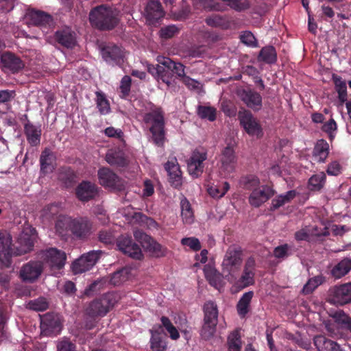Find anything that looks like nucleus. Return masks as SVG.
<instances>
[{"label": "nucleus", "instance_id": "obj_41", "mask_svg": "<svg viewBox=\"0 0 351 351\" xmlns=\"http://www.w3.org/2000/svg\"><path fill=\"white\" fill-rule=\"evenodd\" d=\"M253 296L254 292L250 291L243 293L239 299L237 304V310L241 317H244L249 312L250 304Z\"/></svg>", "mask_w": 351, "mask_h": 351}, {"label": "nucleus", "instance_id": "obj_9", "mask_svg": "<svg viewBox=\"0 0 351 351\" xmlns=\"http://www.w3.org/2000/svg\"><path fill=\"white\" fill-rule=\"evenodd\" d=\"M101 254V250H92L82 255L72 264L73 273L77 274L90 270L98 261Z\"/></svg>", "mask_w": 351, "mask_h": 351}, {"label": "nucleus", "instance_id": "obj_15", "mask_svg": "<svg viewBox=\"0 0 351 351\" xmlns=\"http://www.w3.org/2000/svg\"><path fill=\"white\" fill-rule=\"evenodd\" d=\"M53 40L60 46L73 49L77 44L75 32L68 26L58 29L53 34Z\"/></svg>", "mask_w": 351, "mask_h": 351}, {"label": "nucleus", "instance_id": "obj_28", "mask_svg": "<svg viewBox=\"0 0 351 351\" xmlns=\"http://www.w3.org/2000/svg\"><path fill=\"white\" fill-rule=\"evenodd\" d=\"M206 23L210 27L228 29L235 24V21L232 16L229 15L213 14L206 19Z\"/></svg>", "mask_w": 351, "mask_h": 351}, {"label": "nucleus", "instance_id": "obj_53", "mask_svg": "<svg viewBox=\"0 0 351 351\" xmlns=\"http://www.w3.org/2000/svg\"><path fill=\"white\" fill-rule=\"evenodd\" d=\"M230 189V184L228 182H223L221 185L211 186L208 189V193L214 198H220Z\"/></svg>", "mask_w": 351, "mask_h": 351}, {"label": "nucleus", "instance_id": "obj_6", "mask_svg": "<svg viewBox=\"0 0 351 351\" xmlns=\"http://www.w3.org/2000/svg\"><path fill=\"white\" fill-rule=\"evenodd\" d=\"M238 119L241 127L250 136L261 138L263 135V128L259 121L254 117L249 110L241 109L238 112Z\"/></svg>", "mask_w": 351, "mask_h": 351}, {"label": "nucleus", "instance_id": "obj_4", "mask_svg": "<svg viewBox=\"0 0 351 351\" xmlns=\"http://www.w3.org/2000/svg\"><path fill=\"white\" fill-rule=\"evenodd\" d=\"M204 324L201 330V335L205 339L211 338L215 331L218 323V310L217 304L213 301L206 302L204 305Z\"/></svg>", "mask_w": 351, "mask_h": 351}, {"label": "nucleus", "instance_id": "obj_24", "mask_svg": "<svg viewBox=\"0 0 351 351\" xmlns=\"http://www.w3.org/2000/svg\"><path fill=\"white\" fill-rule=\"evenodd\" d=\"M331 296L332 302L339 305L351 302V283L335 287Z\"/></svg>", "mask_w": 351, "mask_h": 351}, {"label": "nucleus", "instance_id": "obj_2", "mask_svg": "<svg viewBox=\"0 0 351 351\" xmlns=\"http://www.w3.org/2000/svg\"><path fill=\"white\" fill-rule=\"evenodd\" d=\"M88 19L93 27L100 31H110L116 28L120 22L119 12L101 4L90 10Z\"/></svg>", "mask_w": 351, "mask_h": 351}, {"label": "nucleus", "instance_id": "obj_14", "mask_svg": "<svg viewBox=\"0 0 351 351\" xmlns=\"http://www.w3.org/2000/svg\"><path fill=\"white\" fill-rule=\"evenodd\" d=\"M43 263L38 261H31L24 264L20 269L19 276L24 282H34L41 275Z\"/></svg>", "mask_w": 351, "mask_h": 351}, {"label": "nucleus", "instance_id": "obj_59", "mask_svg": "<svg viewBox=\"0 0 351 351\" xmlns=\"http://www.w3.org/2000/svg\"><path fill=\"white\" fill-rule=\"evenodd\" d=\"M198 3L203 9L208 11H220L222 5L215 0H199Z\"/></svg>", "mask_w": 351, "mask_h": 351}, {"label": "nucleus", "instance_id": "obj_52", "mask_svg": "<svg viewBox=\"0 0 351 351\" xmlns=\"http://www.w3.org/2000/svg\"><path fill=\"white\" fill-rule=\"evenodd\" d=\"M96 104L99 112L102 115H106L110 112V103L105 95L101 92H96Z\"/></svg>", "mask_w": 351, "mask_h": 351}, {"label": "nucleus", "instance_id": "obj_54", "mask_svg": "<svg viewBox=\"0 0 351 351\" xmlns=\"http://www.w3.org/2000/svg\"><path fill=\"white\" fill-rule=\"evenodd\" d=\"M162 326L166 329L169 333V336L171 339L177 340L180 337V333L177 328L173 325L171 320L165 316H162L160 318Z\"/></svg>", "mask_w": 351, "mask_h": 351}, {"label": "nucleus", "instance_id": "obj_60", "mask_svg": "<svg viewBox=\"0 0 351 351\" xmlns=\"http://www.w3.org/2000/svg\"><path fill=\"white\" fill-rule=\"evenodd\" d=\"M181 244L188 246L193 251L197 252L200 250L202 246L199 239L196 237H185L182 239Z\"/></svg>", "mask_w": 351, "mask_h": 351}, {"label": "nucleus", "instance_id": "obj_62", "mask_svg": "<svg viewBox=\"0 0 351 351\" xmlns=\"http://www.w3.org/2000/svg\"><path fill=\"white\" fill-rule=\"evenodd\" d=\"M106 136L110 138H114L119 140L121 142H124V133L122 130L115 128L112 126L108 127L104 130Z\"/></svg>", "mask_w": 351, "mask_h": 351}, {"label": "nucleus", "instance_id": "obj_21", "mask_svg": "<svg viewBox=\"0 0 351 351\" xmlns=\"http://www.w3.org/2000/svg\"><path fill=\"white\" fill-rule=\"evenodd\" d=\"M97 195V186L90 181H82L75 189V195L82 202H88L95 199Z\"/></svg>", "mask_w": 351, "mask_h": 351}, {"label": "nucleus", "instance_id": "obj_61", "mask_svg": "<svg viewBox=\"0 0 351 351\" xmlns=\"http://www.w3.org/2000/svg\"><path fill=\"white\" fill-rule=\"evenodd\" d=\"M178 32L179 29L175 25H171L162 27L159 33L162 38L168 39L173 37Z\"/></svg>", "mask_w": 351, "mask_h": 351}, {"label": "nucleus", "instance_id": "obj_57", "mask_svg": "<svg viewBox=\"0 0 351 351\" xmlns=\"http://www.w3.org/2000/svg\"><path fill=\"white\" fill-rule=\"evenodd\" d=\"M291 246L287 243L278 245L274 250V256L276 258L285 259L291 255Z\"/></svg>", "mask_w": 351, "mask_h": 351}, {"label": "nucleus", "instance_id": "obj_56", "mask_svg": "<svg viewBox=\"0 0 351 351\" xmlns=\"http://www.w3.org/2000/svg\"><path fill=\"white\" fill-rule=\"evenodd\" d=\"M27 306L29 309L36 311H43L48 308V302L45 298L40 297L36 300H30Z\"/></svg>", "mask_w": 351, "mask_h": 351}, {"label": "nucleus", "instance_id": "obj_11", "mask_svg": "<svg viewBox=\"0 0 351 351\" xmlns=\"http://www.w3.org/2000/svg\"><path fill=\"white\" fill-rule=\"evenodd\" d=\"M102 58L108 64L121 65L123 62L124 49L121 46L108 43L101 47Z\"/></svg>", "mask_w": 351, "mask_h": 351}, {"label": "nucleus", "instance_id": "obj_39", "mask_svg": "<svg viewBox=\"0 0 351 351\" xmlns=\"http://www.w3.org/2000/svg\"><path fill=\"white\" fill-rule=\"evenodd\" d=\"M61 210L59 203H52L46 205L40 211V217L43 221L50 222L57 217Z\"/></svg>", "mask_w": 351, "mask_h": 351}, {"label": "nucleus", "instance_id": "obj_35", "mask_svg": "<svg viewBox=\"0 0 351 351\" xmlns=\"http://www.w3.org/2000/svg\"><path fill=\"white\" fill-rule=\"evenodd\" d=\"M314 344L318 351H342L339 344L324 335L315 337Z\"/></svg>", "mask_w": 351, "mask_h": 351}, {"label": "nucleus", "instance_id": "obj_3", "mask_svg": "<svg viewBox=\"0 0 351 351\" xmlns=\"http://www.w3.org/2000/svg\"><path fill=\"white\" fill-rule=\"evenodd\" d=\"M118 302L117 295L114 292H108L100 298L91 301L85 309L86 315L90 318L104 317Z\"/></svg>", "mask_w": 351, "mask_h": 351}, {"label": "nucleus", "instance_id": "obj_43", "mask_svg": "<svg viewBox=\"0 0 351 351\" xmlns=\"http://www.w3.org/2000/svg\"><path fill=\"white\" fill-rule=\"evenodd\" d=\"M131 268L128 267H122L110 275V284L116 286L128 280L131 275Z\"/></svg>", "mask_w": 351, "mask_h": 351}, {"label": "nucleus", "instance_id": "obj_18", "mask_svg": "<svg viewBox=\"0 0 351 351\" xmlns=\"http://www.w3.org/2000/svg\"><path fill=\"white\" fill-rule=\"evenodd\" d=\"M238 95L241 100L254 111H258L262 108V96L256 90L251 88L243 89Z\"/></svg>", "mask_w": 351, "mask_h": 351}, {"label": "nucleus", "instance_id": "obj_37", "mask_svg": "<svg viewBox=\"0 0 351 351\" xmlns=\"http://www.w3.org/2000/svg\"><path fill=\"white\" fill-rule=\"evenodd\" d=\"M351 270V258H346L335 265L330 271V274L339 279L348 274Z\"/></svg>", "mask_w": 351, "mask_h": 351}, {"label": "nucleus", "instance_id": "obj_20", "mask_svg": "<svg viewBox=\"0 0 351 351\" xmlns=\"http://www.w3.org/2000/svg\"><path fill=\"white\" fill-rule=\"evenodd\" d=\"M98 178L101 185L120 191L122 184L119 176L109 168L103 167L98 171Z\"/></svg>", "mask_w": 351, "mask_h": 351}, {"label": "nucleus", "instance_id": "obj_26", "mask_svg": "<svg viewBox=\"0 0 351 351\" xmlns=\"http://www.w3.org/2000/svg\"><path fill=\"white\" fill-rule=\"evenodd\" d=\"M1 62L5 68L8 69L13 73H16L21 71L25 64L23 60L11 52H5L1 56Z\"/></svg>", "mask_w": 351, "mask_h": 351}, {"label": "nucleus", "instance_id": "obj_13", "mask_svg": "<svg viewBox=\"0 0 351 351\" xmlns=\"http://www.w3.org/2000/svg\"><path fill=\"white\" fill-rule=\"evenodd\" d=\"M93 222L87 217H80L73 219L71 223L72 234L77 239L84 240L92 233Z\"/></svg>", "mask_w": 351, "mask_h": 351}, {"label": "nucleus", "instance_id": "obj_25", "mask_svg": "<svg viewBox=\"0 0 351 351\" xmlns=\"http://www.w3.org/2000/svg\"><path fill=\"white\" fill-rule=\"evenodd\" d=\"M24 134L31 146L36 147L40 145L42 134L40 125H35L27 120V123L24 124Z\"/></svg>", "mask_w": 351, "mask_h": 351}, {"label": "nucleus", "instance_id": "obj_17", "mask_svg": "<svg viewBox=\"0 0 351 351\" xmlns=\"http://www.w3.org/2000/svg\"><path fill=\"white\" fill-rule=\"evenodd\" d=\"M275 194V191L269 185H263L252 191L249 196V203L251 206L258 208Z\"/></svg>", "mask_w": 351, "mask_h": 351}, {"label": "nucleus", "instance_id": "obj_31", "mask_svg": "<svg viewBox=\"0 0 351 351\" xmlns=\"http://www.w3.org/2000/svg\"><path fill=\"white\" fill-rule=\"evenodd\" d=\"M27 17L29 20V23L35 26L47 27L51 25L53 23L51 16L40 10L31 11L28 14Z\"/></svg>", "mask_w": 351, "mask_h": 351}, {"label": "nucleus", "instance_id": "obj_42", "mask_svg": "<svg viewBox=\"0 0 351 351\" xmlns=\"http://www.w3.org/2000/svg\"><path fill=\"white\" fill-rule=\"evenodd\" d=\"M258 60L267 64H274L277 61V53L274 47L265 46L259 52Z\"/></svg>", "mask_w": 351, "mask_h": 351}, {"label": "nucleus", "instance_id": "obj_1", "mask_svg": "<svg viewBox=\"0 0 351 351\" xmlns=\"http://www.w3.org/2000/svg\"><path fill=\"white\" fill-rule=\"evenodd\" d=\"M143 121L152 134L153 143L158 147H163L165 141V120L162 108L151 103L143 115Z\"/></svg>", "mask_w": 351, "mask_h": 351}, {"label": "nucleus", "instance_id": "obj_27", "mask_svg": "<svg viewBox=\"0 0 351 351\" xmlns=\"http://www.w3.org/2000/svg\"><path fill=\"white\" fill-rule=\"evenodd\" d=\"M146 19L150 23H155L164 16L165 12L158 0H149L145 8Z\"/></svg>", "mask_w": 351, "mask_h": 351}, {"label": "nucleus", "instance_id": "obj_44", "mask_svg": "<svg viewBox=\"0 0 351 351\" xmlns=\"http://www.w3.org/2000/svg\"><path fill=\"white\" fill-rule=\"evenodd\" d=\"M313 156L317 157L318 162H324L329 154V145L324 139L317 141L313 149Z\"/></svg>", "mask_w": 351, "mask_h": 351}, {"label": "nucleus", "instance_id": "obj_7", "mask_svg": "<svg viewBox=\"0 0 351 351\" xmlns=\"http://www.w3.org/2000/svg\"><path fill=\"white\" fill-rule=\"evenodd\" d=\"M243 250L240 246H230L222 262L223 270L230 275L237 271L242 263Z\"/></svg>", "mask_w": 351, "mask_h": 351}, {"label": "nucleus", "instance_id": "obj_40", "mask_svg": "<svg viewBox=\"0 0 351 351\" xmlns=\"http://www.w3.org/2000/svg\"><path fill=\"white\" fill-rule=\"evenodd\" d=\"M53 156L51 151L45 148L41 153L40 157V170L44 173L52 172L53 169Z\"/></svg>", "mask_w": 351, "mask_h": 351}, {"label": "nucleus", "instance_id": "obj_10", "mask_svg": "<svg viewBox=\"0 0 351 351\" xmlns=\"http://www.w3.org/2000/svg\"><path fill=\"white\" fill-rule=\"evenodd\" d=\"M256 265V260L254 257L250 256L247 258L242 274L234 284L237 289L242 290L255 284Z\"/></svg>", "mask_w": 351, "mask_h": 351}, {"label": "nucleus", "instance_id": "obj_45", "mask_svg": "<svg viewBox=\"0 0 351 351\" xmlns=\"http://www.w3.org/2000/svg\"><path fill=\"white\" fill-rule=\"evenodd\" d=\"M332 79L335 86V90L338 93L339 101L341 104L346 102L348 99L346 82L343 81L340 76L335 74L332 75Z\"/></svg>", "mask_w": 351, "mask_h": 351}, {"label": "nucleus", "instance_id": "obj_51", "mask_svg": "<svg viewBox=\"0 0 351 351\" xmlns=\"http://www.w3.org/2000/svg\"><path fill=\"white\" fill-rule=\"evenodd\" d=\"M325 280V277L322 275H318L310 278L302 289L303 293H311L319 285L323 284Z\"/></svg>", "mask_w": 351, "mask_h": 351}, {"label": "nucleus", "instance_id": "obj_49", "mask_svg": "<svg viewBox=\"0 0 351 351\" xmlns=\"http://www.w3.org/2000/svg\"><path fill=\"white\" fill-rule=\"evenodd\" d=\"M197 115L202 119L214 121L217 118V110L212 106L199 105L197 110Z\"/></svg>", "mask_w": 351, "mask_h": 351}, {"label": "nucleus", "instance_id": "obj_38", "mask_svg": "<svg viewBox=\"0 0 351 351\" xmlns=\"http://www.w3.org/2000/svg\"><path fill=\"white\" fill-rule=\"evenodd\" d=\"M204 273L208 283L215 289H219L222 281L221 274L214 267L208 265L205 266Z\"/></svg>", "mask_w": 351, "mask_h": 351}, {"label": "nucleus", "instance_id": "obj_12", "mask_svg": "<svg viewBox=\"0 0 351 351\" xmlns=\"http://www.w3.org/2000/svg\"><path fill=\"white\" fill-rule=\"evenodd\" d=\"M117 245L121 252L134 259L141 260L143 258L141 247L130 237L121 235L117 241Z\"/></svg>", "mask_w": 351, "mask_h": 351}, {"label": "nucleus", "instance_id": "obj_19", "mask_svg": "<svg viewBox=\"0 0 351 351\" xmlns=\"http://www.w3.org/2000/svg\"><path fill=\"white\" fill-rule=\"evenodd\" d=\"M12 237L9 234L0 233V263L9 267L12 263Z\"/></svg>", "mask_w": 351, "mask_h": 351}, {"label": "nucleus", "instance_id": "obj_16", "mask_svg": "<svg viewBox=\"0 0 351 351\" xmlns=\"http://www.w3.org/2000/svg\"><path fill=\"white\" fill-rule=\"evenodd\" d=\"M164 168L167 172L168 180L171 186L179 188L182 184V176L180 167L176 157L169 158L164 165Z\"/></svg>", "mask_w": 351, "mask_h": 351}, {"label": "nucleus", "instance_id": "obj_5", "mask_svg": "<svg viewBox=\"0 0 351 351\" xmlns=\"http://www.w3.org/2000/svg\"><path fill=\"white\" fill-rule=\"evenodd\" d=\"M38 256L42 259V263L49 268L52 274H56L58 271L62 269L66 260V253L56 247L42 250Z\"/></svg>", "mask_w": 351, "mask_h": 351}, {"label": "nucleus", "instance_id": "obj_22", "mask_svg": "<svg viewBox=\"0 0 351 351\" xmlns=\"http://www.w3.org/2000/svg\"><path fill=\"white\" fill-rule=\"evenodd\" d=\"M147 69L148 73L158 81L161 80L168 87L172 85L173 74L171 69H169L168 67L159 62L157 64H147Z\"/></svg>", "mask_w": 351, "mask_h": 351}, {"label": "nucleus", "instance_id": "obj_23", "mask_svg": "<svg viewBox=\"0 0 351 351\" xmlns=\"http://www.w3.org/2000/svg\"><path fill=\"white\" fill-rule=\"evenodd\" d=\"M106 160L111 166L119 167H125L129 164L125 152L119 147L108 149L106 154Z\"/></svg>", "mask_w": 351, "mask_h": 351}, {"label": "nucleus", "instance_id": "obj_34", "mask_svg": "<svg viewBox=\"0 0 351 351\" xmlns=\"http://www.w3.org/2000/svg\"><path fill=\"white\" fill-rule=\"evenodd\" d=\"M72 221L73 219L66 215H59L55 223L56 233L62 238L68 237L69 232L71 231Z\"/></svg>", "mask_w": 351, "mask_h": 351}, {"label": "nucleus", "instance_id": "obj_29", "mask_svg": "<svg viewBox=\"0 0 351 351\" xmlns=\"http://www.w3.org/2000/svg\"><path fill=\"white\" fill-rule=\"evenodd\" d=\"M60 322L53 314L47 313L40 317L41 332L45 335H51L60 329Z\"/></svg>", "mask_w": 351, "mask_h": 351}, {"label": "nucleus", "instance_id": "obj_47", "mask_svg": "<svg viewBox=\"0 0 351 351\" xmlns=\"http://www.w3.org/2000/svg\"><path fill=\"white\" fill-rule=\"evenodd\" d=\"M326 179L324 172L312 176L308 180V189L314 191H320L324 186Z\"/></svg>", "mask_w": 351, "mask_h": 351}, {"label": "nucleus", "instance_id": "obj_64", "mask_svg": "<svg viewBox=\"0 0 351 351\" xmlns=\"http://www.w3.org/2000/svg\"><path fill=\"white\" fill-rule=\"evenodd\" d=\"M98 239L101 243L106 245L111 244L114 241L115 237L110 230H101L98 233Z\"/></svg>", "mask_w": 351, "mask_h": 351}, {"label": "nucleus", "instance_id": "obj_50", "mask_svg": "<svg viewBox=\"0 0 351 351\" xmlns=\"http://www.w3.org/2000/svg\"><path fill=\"white\" fill-rule=\"evenodd\" d=\"M144 248L152 252L154 256L157 257L165 256L167 248L154 241L152 237L150 241L145 245Z\"/></svg>", "mask_w": 351, "mask_h": 351}, {"label": "nucleus", "instance_id": "obj_55", "mask_svg": "<svg viewBox=\"0 0 351 351\" xmlns=\"http://www.w3.org/2000/svg\"><path fill=\"white\" fill-rule=\"evenodd\" d=\"M241 340L239 332H232L228 337V351H241Z\"/></svg>", "mask_w": 351, "mask_h": 351}, {"label": "nucleus", "instance_id": "obj_48", "mask_svg": "<svg viewBox=\"0 0 351 351\" xmlns=\"http://www.w3.org/2000/svg\"><path fill=\"white\" fill-rule=\"evenodd\" d=\"M239 184L243 189L253 191L259 186L260 180L254 175H247L240 179Z\"/></svg>", "mask_w": 351, "mask_h": 351}, {"label": "nucleus", "instance_id": "obj_32", "mask_svg": "<svg viewBox=\"0 0 351 351\" xmlns=\"http://www.w3.org/2000/svg\"><path fill=\"white\" fill-rule=\"evenodd\" d=\"M36 237V230L32 227L25 228L21 233L18 241L21 246L23 247L25 252L32 250Z\"/></svg>", "mask_w": 351, "mask_h": 351}, {"label": "nucleus", "instance_id": "obj_58", "mask_svg": "<svg viewBox=\"0 0 351 351\" xmlns=\"http://www.w3.org/2000/svg\"><path fill=\"white\" fill-rule=\"evenodd\" d=\"M227 2L228 5L236 11L241 12L250 8L248 0H223Z\"/></svg>", "mask_w": 351, "mask_h": 351}, {"label": "nucleus", "instance_id": "obj_46", "mask_svg": "<svg viewBox=\"0 0 351 351\" xmlns=\"http://www.w3.org/2000/svg\"><path fill=\"white\" fill-rule=\"evenodd\" d=\"M181 216L184 223L191 224L194 221V213L191 204L186 197L180 202Z\"/></svg>", "mask_w": 351, "mask_h": 351}, {"label": "nucleus", "instance_id": "obj_36", "mask_svg": "<svg viewBox=\"0 0 351 351\" xmlns=\"http://www.w3.org/2000/svg\"><path fill=\"white\" fill-rule=\"evenodd\" d=\"M150 348L152 351H165L167 348V338L165 335L153 330H150Z\"/></svg>", "mask_w": 351, "mask_h": 351}, {"label": "nucleus", "instance_id": "obj_30", "mask_svg": "<svg viewBox=\"0 0 351 351\" xmlns=\"http://www.w3.org/2000/svg\"><path fill=\"white\" fill-rule=\"evenodd\" d=\"M220 161L223 171L228 173L234 171L237 160L232 147L228 145L222 150Z\"/></svg>", "mask_w": 351, "mask_h": 351}, {"label": "nucleus", "instance_id": "obj_8", "mask_svg": "<svg viewBox=\"0 0 351 351\" xmlns=\"http://www.w3.org/2000/svg\"><path fill=\"white\" fill-rule=\"evenodd\" d=\"M208 154L204 149H195L187 160L189 173L194 178L199 177L204 172V162L207 159Z\"/></svg>", "mask_w": 351, "mask_h": 351}, {"label": "nucleus", "instance_id": "obj_63", "mask_svg": "<svg viewBox=\"0 0 351 351\" xmlns=\"http://www.w3.org/2000/svg\"><path fill=\"white\" fill-rule=\"evenodd\" d=\"M221 110L223 112L229 117H234L237 114V108L230 101L223 100L221 104Z\"/></svg>", "mask_w": 351, "mask_h": 351}, {"label": "nucleus", "instance_id": "obj_33", "mask_svg": "<svg viewBox=\"0 0 351 351\" xmlns=\"http://www.w3.org/2000/svg\"><path fill=\"white\" fill-rule=\"evenodd\" d=\"M157 61L160 64L168 67L169 69H171L172 74H176V77L180 79V81L182 80L184 77L186 76L184 71L185 66L182 63L176 62L169 58L164 56H158L157 58Z\"/></svg>", "mask_w": 351, "mask_h": 351}]
</instances>
